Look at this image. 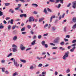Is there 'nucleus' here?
Wrapping results in <instances>:
<instances>
[{
    "label": "nucleus",
    "mask_w": 76,
    "mask_h": 76,
    "mask_svg": "<svg viewBox=\"0 0 76 76\" xmlns=\"http://www.w3.org/2000/svg\"><path fill=\"white\" fill-rule=\"evenodd\" d=\"M34 20H35V19H34V17L32 16L30 17L29 18V20H28L26 21V23H27L28 21L29 22H31L32 21L34 22Z\"/></svg>",
    "instance_id": "nucleus-1"
},
{
    "label": "nucleus",
    "mask_w": 76,
    "mask_h": 76,
    "mask_svg": "<svg viewBox=\"0 0 76 76\" xmlns=\"http://www.w3.org/2000/svg\"><path fill=\"white\" fill-rule=\"evenodd\" d=\"M69 52H66L65 53V55H64V56L63 57V58L64 60H66V58L68 57L69 56Z\"/></svg>",
    "instance_id": "nucleus-2"
},
{
    "label": "nucleus",
    "mask_w": 76,
    "mask_h": 76,
    "mask_svg": "<svg viewBox=\"0 0 76 76\" xmlns=\"http://www.w3.org/2000/svg\"><path fill=\"white\" fill-rule=\"evenodd\" d=\"M12 47H14V48H12L13 52H15L17 51V46H16V45H13Z\"/></svg>",
    "instance_id": "nucleus-3"
},
{
    "label": "nucleus",
    "mask_w": 76,
    "mask_h": 76,
    "mask_svg": "<svg viewBox=\"0 0 76 76\" xmlns=\"http://www.w3.org/2000/svg\"><path fill=\"white\" fill-rule=\"evenodd\" d=\"M59 40H60V38H59V37H57L54 40L53 42L56 43H58Z\"/></svg>",
    "instance_id": "nucleus-4"
},
{
    "label": "nucleus",
    "mask_w": 76,
    "mask_h": 76,
    "mask_svg": "<svg viewBox=\"0 0 76 76\" xmlns=\"http://www.w3.org/2000/svg\"><path fill=\"white\" fill-rule=\"evenodd\" d=\"M72 7L73 9H76V1H74L72 2Z\"/></svg>",
    "instance_id": "nucleus-5"
},
{
    "label": "nucleus",
    "mask_w": 76,
    "mask_h": 76,
    "mask_svg": "<svg viewBox=\"0 0 76 76\" xmlns=\"http://www.w3.org/2000/svg\"><path fill=\"white\" fill-rule=\"evenodd\" d=\"M20 49L22 51L23 50H25V46H23V45L22 44H21L20 45Z\"/></svg>",
    "instance_id": "nucleus-6"
},
{
    "label": "nucleus",
    "mask_w": 76,
    "mask_h": 76,
    "mask_svg": "<svg viewBox=\"0 0 76 76\" xmlns=\"http://www.w3.org/2000/svg\"><path fill=\"white\" fill-rule=\"evenodd\" d=\"M13 62L14 63V65L16 67H18L19 66V64H18V62L17 61H15V60H14Z\"/></svg>",
    "instance_id": "nucleus-7"
},
{
    "label": "nucleus",
    "mask_w": 76,
    "mask_h": 76,
    "mask_svg": "<svg viewBox=\"0 0 76 76\" xmlns=\"http://www.w3.org/2000/svg\"><path fill=\"white\" fill-rule=\"evenodd\" d=\"M75 48H76V47H74L72 48V49L70 50V51H71V52H73V51H74V50H75Z\"/></svg>",
    "instance_id": "nucleus-8"
},
{
    "label": "nucleus",
    "mask_w": 76,
    "mask_h": 76,
    "mask_svg": "<svg viewBox=\"0 0 76 76\" xmlns=\"http://www.w3.org/2000/svg\"><path fill=\"white\" fill-rule=\"evenodd\" d=\"M56 17L55 16H52V17L50 18V22H52V19H53V18H55Z\"/></svg>",
    "instance_id": "nucleus-9"
},
{
    "label": "nucleus",
    "mask_w": 76,
    "mask_h": 76,
    "mask_svg": "<svg viewBox=\"0 0 76 76\" xmlns=\"http://www.w3.org/2000/svg\"><path fill=\"white\" fill-rule=\"evenodd\" d=\"M5 5L6 6H8L10 5V3H4Z\"/></svg>",
    "instance_id": "nucleus-10"
},
{
    "label": "nucleus",
    "mask_w": 76,
    "mask_h": 76,
    "mask_svg": "<svg viewBox=\"0 0 76 76\" xmlns=\"http://www.w3.org/2000/svg\"><path fill=\"white\" fill-rule=\"evenodd\" d=\"M35 42H36V40H34L33 41V42L31 43V44L33 45H35Z\"/></svg>",
    "instance_id": "nucleus-11"
},
{
    "label": "nucleus",
    "mask_w": 76,
    "mask_h": 76,
    "mask_svg": "<svg viewBox=\"0 0 76 76\" xmlns=\"http://www.w3.org/2000/svg\"><path fill=\"white\" fill-rule=\"evenodd\" d=\"M41 44H42V45H45V41H42L41 42Z\"/></svg>",
    "instance_id": "nucleus-12"
},
{
    "label": "nucleus",
    "mask_w": 76,
    "mask_h": 76,
    "mask_svg": "<svg viewBox=\"0 0 76 76\" xmlns=\"http://www.w3.org/2000/svg\"><path fill=\"white\" fill-rule=\"evenodd\" d=\"M18 75V72H15V73L13 74L12 76H16V75Z\"/></svg>",
    "instance_id": "nucleus-13"
},
{
    "label": "nucleus",
    "mask_w": 76,
    "mask_h": 76,
    "mask_svg": "<svg viewBox=\"0 0 76 76\" xmlns=\"http://www.w3.org/2000/svg\"><path fill=\"white\" fill-rule=\"evenodd\" d=\"M13 39L14 40V41L16 40V39H17V36H15L13 38Z\"/></svg>",
    "instance_id": "nucleus-14"
},
{
    "label": "nucleus",
    "mask_w": 76,
    "mask_h": 76,
    "mask_svg": "<svg viewBox=\"0 0 76 76\" xmlns=\"http://www.w3.org/2000/svg\"><path fill=\"white\" fill-rule=\"evenodd\" d=\"M72 28V29H75V28H76V23L73 26Z\"/></svg>",
    "instance_id": "nucleus-15"
},
{
    "label": "nucleus",
    "mask_w": 76,
    "mask_h": 76,
    "mask_svg": "<svg viewBox=\"0 0 76 76\" xmlns=\"http://www.w3.org/2000/svg\"><path fill=\"white\" fill-rule=\"evenodd\" d=\"M60 50H61L62 51H63V50H65V48H63V47H60L59 48Z\"/></svg>",
    "instance_id": "nucleus-16"
},
{
    "label": "nucleus",
    "mask_w": 76,
    "mask_h": 76,
    "mask_svg": "<svg viewBox=\"0 0 76 76\" xmlns=\"http://www.w3.org/2000/svg\"><path fill=\"white\" fill-rule=\"evenodd\" d=\"M44 12H45V14H47V10L46 8H45L44 10Z\"/></svg>",
    "instance_id": "nucleus-17"
},
{
    "label": "nucleus",
    "mask_w": 76,
    "mask_h": 76,
    "mask_svg": "<svg viewBox=\"0 0 76 76\" xmlns=\"http://www.w3.org/2000/svg\"><path fill=\"white\" fill-rule=\"evenodd\" d=\"M20 61H21V62H23V63H26V60H25L20 59Z\"/></svg>",
    "instance_id": "nucleus-18"
},
{
    "label": "nucleus",
    "mask_w": 76,
    "mask_h": 76,
    "mask_svg": "<svg viewBox=\"0 0 76 76\" xmlns=\"http://www.w3.org/2000/svg\"><path fill=\"white\" fill-rule=\"evenodd\" d=\"M20 1H21L22 3H25L26 2V0H19Z\"/></svg>",
    "instance_id": "nucleus-19"
},
{
    "label": "nucleus",
    "mask_w": 76,
    "mask_h": 76,
    "mask_svg": "<svg viewBox=\"0 0 76 76\" xmlns=\"http://www.w3.org/2000/svg\"><path fill=\"white\" fill-rule=\"evenodd\" d=\"M10 23L11 24H13V20H11Z\"/></svg>",
    "instance_id": "nucleus-20"
},
{
    "label": "nucleus",
    "mask_w": 76,
    "mask_h": 76,
    "mask_svg": "<svg viewBox=\"0 0 76 76\" xmlns=\"http://www.w3.org/2000/svg\"><path fill=\"white\" fill-rule=\"evenodd\" d=\"M44 18H41L39 20V22H41V21H42V20H44Z\"/></svg>",
    "instance_id": "nucleus-21"
},
{
    "label": "nucleus",
    "mask_w": 76,
    "mask_h": 76,
    "mask_svg": "<svg viewBox=\"0 0 76 76\" xmlns=\"http://www.w3.org/2000/svg\"><path fill=\"white\" fill-rule=\"evenodd\" d=\"M48 24H45V25L44 26V28H45V29H47L46 28V27H47V26H48Z\"/></svg>",
    "instance_id": "nucleus-22"
},
{
    "label": "nucleus",
    "mask_w": 76,
    "mask_h": 76,
    "mask_svg": "<svg viewBox=\"0 0 76 76\" xmlns=\"http://www.w3.org/2000/svg\"><path fill=\"white\" fill-rule=\"evenodd\" d=\"M42 64H39V65H38V67H42Z\"/></svg>",
    "instance_id": "nucleus-23"
},
{
    "label": "nucleus",
    "mask_w": 76,
    "mask_h": 76,
    "mask_svg": "<svg viewBox=\"0 0 76 76\" xmlns=\"http://www.w3.org/2000/svg\"><path fill=\"white\" fill-rule=\"evenodd\" d=\"M3 12L1 11H0V16H3Z\"/></svg>",
    "instance_id": "nucleus-24"
},
{
    "label": "nucleus",
    "mask_w": 76,
    "mask_h": 76,
    "mask_svg": "<svg viewBox=\"0 0 76 76\" xmlns=\"http://www.w3.org/2000/svg\"><path fill=\"white\" fill-rule=\"evenodd\" d=\"M3 28H4V26L0 25V29H3Z\"/></svg>",
    "instance_id": "nucleus-25"
},
{
    "label": "nucleus",
    "mask_w": 76,
    "mask_h": 76,
    "mask_svg": "<svg viewBox=\"0 0 76 76\" xmlns=\"http://www.w3.org/2000/svg\"><path fill=\"white\" fill-rule=\"evenodd\" d=\"M60 2V0H56V2L55 3V4L57 3H59Z\"/></svg>",
    "instance_id": "nucleus-26"
},
{
    "label": "nucleus",
    "mask_w": 76,
    "mask_h": 76,
    "mask_svg": "<svg viewBox=\"0 0 76 76\" xmlns=\"http://www.w3.org/2000/svg\"><path fill=\"white\" fill-rule=\"evenodd\" d=\"M11 26L10 25H9L8 26V29L9 30H10V28H11Z\"/></svg>",
    "instance_id": "nucleus-27"
},
{
    "label": "nucleus",
    "mask_w": 76,
    "mask_h": 76,
    "mask_svg": "<svg viewBox=\"0 0 76 76\" xmlns=\"http://www.w3.org/2000/svg\"><path fill=\"white\" fill-rule=\"evenodd\" d=\"M1 62L2 63H5V60L4 59L1 60Z\"/></svg>",
    "instance_id": "nucleus-28"
},
{
    "label": "nucleus",
    "mask_w": 76,
    "mask_h": 76,
    "mask_svg": "<svg viewBox=\"0 0 76 76\" xmlns=\"http://www.w3.org/2000/svg\"><path fill=\"white\" fill-rule=\"evenodd\" d=\"M25 27H23V28H22L21 29V31L22 32L23 31H25Z\"/></svg>",
    "instance_id": "nucleus-29"
},
{
    "label": "nucleus",
    "mask_w": 76,
    "mask_h": 76,
    "mask_svg": "<svg viewBox=\"0 0 76 76\" xmlns=\"http://www.w3.org/2000/svg\"><path fill=\"white\" fill-rule=\"evenodd\" d=\"M52 31H55L56 28L54 27H52Z\"/></svg>",
    "instance_id": "nucleus-30"
},
{
    "label": "nucleus",
    "mask_w": 76,
    "mask_h": 76,
    "mask_svg": "<svg viewBox=\"0 0 76 76\" xmlns=\"http://www.w3.org/2000/svg\"><path fill=\"white\" fill-rule=\"evenodd\" d=\"M32 5H33L35 6L36 7H38V4H32Z\"/></svg>",
    "instance_id": "nucleus-31"
},
{
    "label": "nucleus",
    "mask_w": 76,
    "mask_h": 76,
    "mask_svg": "<svg viewBox=\"0 0 76 76\" xmlns=\"http://www.w3.org/2000/svg\"><path fill=\"white\" fill-rule=\"evenodd\" d=\"M12 56V53H10L7 56V57H10V56Z\"/></svg>",
    "instance_id": "nucleus-32"
},
{
    "label": "nucleus",
    "mask_w": 76,
    "mask_h": 76,
    "mask_svg": "<svg viewBox=\"0 0 76 76\" xmlns=\"http://www.w3.org/2000/svg\"><path fill=\"white\" fill-rule=\"evenodd\" d=\"M30 69H31V70H32V69H34V66H33L31 65L30 68Z\"/></svg>",
    "instance_id": "nucleus-33"
},
{
    "label": "nucleus",
    "mask_w": 76,
    "mask_h": 76,
    "mask_svg": "<svg viewBox=\"0 0 76 76\" xmlns=\"http://www.w3.org/2000/svg\"><path fill=\"white\" fill-rule=\"evenodd\" d=\"M64 44V42H62L61 43H60V45H63Z\"/></svg>",
    "instance_id": "nucleus-34"
},
{
    "label": "nucleus",
    "mask_w": 76,
    "mask_h": 76,
    "mask_svg": "<svg viewBox=\"0 0 76 76\" xmlns=\"http://www.w3.org/2000/svg\"><path fill=\"white\" fill-rule=\"evenodd\" d=\"M27 27L28 29H31V26L30 25H28L27 26Z\"/></svg>",
    "instance_id": "nucleus-35"
},
{
    "label": "nucleus",
    "mask_w": 76,
    "mask_h": 76,
    "mask_svg": "<svg viewBox=\"0 0 76 76\" xmlns=\"http://www.w3.org/2000/svg\"><path fill=\"white\" fill-rule=\"evenodd\" d=\"M64 0H59V1L61 3L63 4V1Z\"/></svg>",
    "instance_id": "nucleus-36"
},
{
    "label": "nucleus",
    "mask_w": 76,
    "mask_h": 76,
    "mask_svg": "<svg viewBox=\"0 0 76 76\" xmlns=\"http://www.w3.org/2000/svg\"><path fill=\"white\" fill-rule=\"evenodd\" d=\"M42 38V36L41 35H39L38 36V39H41Z\"/></svg>",
    "instance_id": "nucleus-37"
},
{
    "label": "nucleus",
    "mask_w": 76,
    "mask_h": 76,
    "mask_svg": "<svg viewBox=\"0 0 76 76\" xmlns=\"http://www.w3.org/2000/svg\"><path fill=\"white\" fill-rule=\"evenodd\" d=\"M47 10H48V12H52L51 10H50L49 8H47Z\"/></svg>",
    "instance_id": "nucleus-38"
},
{
    "label": "nucleus",
    "mask_w": 76,
    "mask_h": 76,
    "mask_svg": "<svg viewBox=\"0 0 76 76\" xmlns=\"http://www.w3.org/2000/svg\"><path fill=\"white\" fill-rule=\"evenodd\" d=\"M2 71L3 72H4V70L5 69L4 68H2Z\"/></svg>",
    "instance_id": "nucleus-39"
},
{
    "label": "nucleus",
    "mask_w": 76,
    "mask_h": 76,
    "mask_svg": "<svg viewBox=\"0 0 76 76\" xmlns=\"http://www.w3.org/2000/svg\"><path fill=\"white\" fill-rule=\"evenodd\" d=\"M45 48H47L48 47V45H47V44H45Z\"/></svg>",
    "instance_id": "nucleus-40"
},
{
    "label": "nucleus",
    "mask_w": 76,
    "mask_h": 76,
    "mask_svg": "<svg viewBox=\"0 0 76 76\" xmlns=\"http://www.w3.org/2000/svg\"><path fill=\"white\" fill-rule=\"evenodd\" d=\"M60 6H61V4H58V6L57 7V8L58 9H59V8H60Z\"/></svg>",
    "instance_id": "nucleus-41"
},
{
    "label": "nucleus",
    "mask_w": 76,
    "mask_h": 76,
    "mask_svg": "<svg viewBox=\"0 0 76 76\" xmlns=\"http://www.w3.org/2000/svg\"><path fill=\"white\" fill-rule=\"evenodd\" d=\"M19 8H19V7H18L15 8V10H19Z\"/></svg>",
    "instance_id": "nucleus-42"
},
{
    "label": "nucleus",
    "mask_w": 76,
    "mask_h": 76,
    "mask_svg": "<svg viewBox=\"0 0 76 76\" xmlns=\"http://www.w3.org/2000/svg\"><path fill=\"white\" fill-rule=\"evenodd\" d=\"M19 20H20V19L19 18H18L17 19L15 20V21H16V22L19 21Z\"/></svg>",
    "instance_id": "nucleus-43"
},
{
    "label": "nucleus",
    "mask_w": 76,
    "mask_h": 76,
    "mask_svg": "<svg viewBox=\"0 0 76 76\" xmlns=\"http://www.w3.org/2000/svg\"><path fill=\"white\" fill-rule=\"evenodd\" d=\"M5 73L6 74H9V72L7 71H5Z\"/></svg>",
    "instance_id": "nucleus-44"
},
{
    "label": "nucleus",
    "mask_w": 76,
    "mask_h": 76,
    "mask_svg": "<svg viewBox=\"0 0 76 76\" xmlns=\"http://www.w3.org/2000/svg\"><path fill=\"white\" fill-rule=\"evenodd\" d=\"M49 1L52 3H53V2H54V1H55L54 0H50Z\"/></svg>",
    "instance_id": "nucleus-45"
},
{
    "label": "nucleus",
    "mask_w": 76,
    "mask_h": 76,
    "mask_svg": "<svg viewBox=\"0 0 76 76\" xmlns=\"http://www.w3.org/2000/svg\"><path fill=\"white\" fill-rule=\"evenodd\" d=\"M50 45H53V46H55V44L53 43H50Z\"/></svg>",
    "instance_id": "nucleus-46"
},
{
    "label": "nucleus",
    "mask_w": 76,
    "mask_h": 76,
    "mask_svg": "<svg viewBox=\"0 0 76 76\" xmlns=\"http://www.w3.org/2000/svg\"><path fill=\"white\" fill-rule=\"evenodd\" d=\"M18 7H19L20 8V7H21V6H22V4H18Z\"/></svg>",
    "instance_id": "nucleus-47"
},
{
    "label": "nucleus",
    "mask_w": 76,
    "mask_h": 76,
    "mask_svg": "<svg viewBox=\"0 0 76 76\" xmlns=\"http://www.w3.org/2000/svg\"><path fill=\"white\" fill-rule=\"evenodd\" d=\"M71 5V3H69L68 5H67V7H70Z\"/></svg>",
    "instance_id": "nucleus-48"
},
{
    "label": "nucleus",
    "mask_w": 76,
    "mask_h": 76,
    "mask_svg": "<svg viewBox=\"0 0 76 76\" xmlns=\"http://www.w3.org/2000/svg\"><path fill=\"white\" fill-rule=\"evenodd\" d=\"M76 42V40H73L72 42V43H75Z\"/></svg>",
    "instance_id": "nucleus-49"
},
{
    "label": "nucleus",
    "mask_w": 76,
    "mask_h": 76,
    "mask_svg": "<svg viewBox=\"0 0 76 76\" xmlns=\"http://www.w3.org/2000/svg\"><path fill=\"white\" fill-rule=\"evenodd\" d=\"M70 72V69H68L66 71V73H69Z\"/></svg>",
    "instance_id": "nucleus-50"
},
{
    "label": "nucleus",
    "mask_w": 76,
    "mask_h": 76,
    "mask_svg": "<svg viewBox=\"0 0 76 76\" xmlns=\"http://www.w3.org/2000/svg\"><path fill=\"white\" fill-rule=\"evenodd\" d=\"M46 74V72H43L42 73V74L43 75H45Z\"/></svg>",
    "instance_id": "nucleus-51"
},
{
    "label": "nucleus",
    "mask_w": 76,
    "mask_h": 76,
    "mask_svg": "<svg viewBox=\"0 0 76 76\" xmlns=\"http://www.w3.org/2000/svg\"><path fill=\"white\" fill-rule=\"evenodd\" d=\"M48 35V34H44V37H46Z\"/></svg>",
    "instance_id": "nucleus-52"
},
{
    "label": "nucleus",
    "mask_w": 76,
    "mask_h": 76,
    "mask_svg": "<svg viewBox=\"0 0 76 76\" xmlns=\"http://www.w3.org/2000/svg\"><path fill=\"white\" fill-rule=\"evenodd\" d=\"M20 11V12H21V13H23V10H21L20 9V10H19L18 11V12H19Z\"/></svg>",
    "instance_id": "nucleus-53"
},
{
    "label": "nucleus",
    "mask_w": 76,
    "mask_h": 76,
    "mask_svg": "<svg viewBox=\"0 0 76 76\" xmlns=\"http://www.w3.org/2000/svg\"><path fill=\"white\" fill-rule=\"evenodd\" d=\"M23 16H24L25 18H26V14H23Z\"/></svg>",
    "instance_id": "nucleus-54"
},
{
    "label": "nucleus",
    "mask_w": 76,
    "mask_h": 76,
    "mask_svg": "<svg viewBox=\"0 0 76 76\" xmlns=\"http://www.w3.org/2000/svg\"><path fill=\"white\" fill-rule=\"evenodd\" d=\"M42 58V57H41L40 58H39V57H37V58L38 59V60H41V58Z\"/></svg>",
    "instance_id": "nucleus-55"
},
{
    "label": "nucleus",
    "mask_w": 76,
    "mask_h": 76,
    "mask_svg": "<svg viewBox=\"0 0 76 76\" xmlns=\"http://www.w3.org/2000/svg\"><path fill=\"white\" fill-rule=\"evenodd\" d=\"M55 75H57V74H58V72H57V71H55Z\"/></svg>",
    "instance_id": "nucleus-56"
},
{
    "label": "nucleus",
    "mask_w": 76,
    "mask_h": 76,
    "mask_svg": "<svg viewBox=\"0 0 76 76\" xmlns=\"http://www.w3.org/2000/svg\"><path fill=\"white\" fill-rule=\"evenodd\" d=\"M76 43H75V44H72V47H75V46H76Z\"/></svg>",
    "instance_id": "nucleus-57"
},
{
    "label": "nucleus",
    "mask_w": 76,
    "mask_h": 76,
    "mask_svg": "<svg viewBox=\"0 0 76 76\" xmlns=\"http://www.w3.org/2000/svg\"><path fill=\"white\" fill-rule=\"evenodd\" d=\"M66 38H70V35H67L66 36Z\"/></svg>",
    "instance_id": "nucleus-58"
},
{
    "label": "nucleus",
    "mask_w": 76,
    "mask_h": 76,
    "mask_svg": "<svg viewBox=\"0 0 76 76\" xmlns=\"http://www.w3.org/2000/svg\"><path fill=\"white\" fill-rule=\"evenodd\" d=\"M33 13H34V14H35V15H37V12L36 11H34V12H33Z\"/></svg>",
    "instance_id": "nucleus-59"
},
{
    "label": "nucleus",
    "mask_w": 76,
    "mask_h": 76,
    "mask_svg": "<svg viewBox=\"0 0 76 76\" xmlns=\"http://www.w3.org/2000/svg\"><path fill=\"white\" fill-rule=\"evenodd\" d=\"M4 23V24H6V23H7V22H6V21L4 20L3 21Z\"/></svg>",
    "instance_id": "nucleus-60"
},
{
    "label": "nucleus",
    "mask_w": 76,
    "mask_h": 76,
    "mask_svg": "<svg viewBox=\"0 0 76 76\" xmlns=\"http://www.w3.org/2000/svg\"><path fill=\"white\" fill-rule=\"evenodd\" d=\"M57 47H53L52 48V49L53 50H54V49H57Z\"/></svg>",
    "instance_id": "nucleus-61"
},
{
    "label": "nucleus",
    "mask_w": 76,
    "mask_h": 76,
    "mask_svg": "<svg viewBox=\"0 0 76 76\" xmlns=\"http://www.w3.org/2000/svg\"><path fill=\"white\" fill-rule=\"evenodd\" d=\"M23 14H22L20 15V17L21 18H22L23 17Z\"/></svg>",
    "instance_id": "nucleus-62"
},
{
    "label": "nucleus",
    "mask_w": 76,
    "mask_h": 76,
    "mask_svg": "<svg viewBox=\"0 0 76 76\" xmlns=\"http://www.w3.org/2000/svg\"><path fill=\"white\" fill-rule=\"evenodd\" d=\"M61 15H60L59 16V20H61Z\"/></svg>",
    "instance_id": "nucleus-63"
},
{
    "label": "nucleus",
    "mask_w": 76,
    "mask_h": 76,
    "mask_svg": "<svg viewBox=\"0 0 76 76\" xmlns=\"http://www.w3.org/2000/svg\"><path fill=\"white\" fill-rule=\"evenodd\" d=\"M64 31H65V32H66V27H65L64 28Z\"/></svg>",
    "instance_id": "nucleus-64"
}]
</instances>
